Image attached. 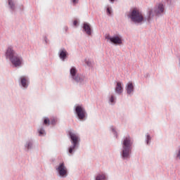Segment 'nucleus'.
Segmentation results:
<instances>
[{
    "label": "nucleus",
    "instance_id": "28",
    "mask_svg": "<svg viewBox=\"0 0 180 180\" xmlns=\"http://www.w3.org/2000/svg\"><path fill=\"white\" fill-rule=\"evenodd\" d=\"M87 65H89V63H87Z\"/></svg>",
    "mask_w": 180,
    "mask_h": 180
},
{
    "label": "nucleus",
    "instance_id": "8",
    "mask_svg": "<svg viewBox=\"0 0 180 180\" xmlns=\"http://www.w3.org/2000/svg\"><path fill=\"white\" fill-rule=\"evenodd\" d=\"M115 91L117 94L121 95L123 91V85L120 82H117L116 87L115 88Z\"/></svg>",
    "mask_w": 180,
    "mask_h": 180
},
{
    "label": "nucleus",
    "instance_id": "11",
    "mask_svg": "<svg viewBox=\"0 0 180 180\" xmlns=\"http://www.w3.org/2000/svg\"><path fill=\"white\" fill-rule=\"evenodd\" d=\"M134 90V86H133V83L130 82L127 84V94H130Z\"/></svg>",
    "mask_w": 180,
    "mask_h": 180
},
{
    "label": "nucleus",
    "instance_id": "22",
    "mask_svg": "<svg viewBox=\"0 0 180 180\" xmlns=\"http://www.w3.org/2000/svg\"><path fill=\"white\" fill-rule=\"evenodd\" d=\"M107 12H108V15L111 14V12L110 11V8L107 9Z\"/></svg>",
    "mask_w": 180,
    "mask_h": 180
},
{
    "label": "nucleus",
    "instance_id": "3",
    "mask_svg": "<svg viewBox=\"0 0 180 180\" xmlns=\"http://www.w3.org/2000/svg\"><path fill=\"white\" fill-rule=\"evenodd\" d=\"M129 18L135 23H141L143 21V14L139 10L134 8L129 14Z\"/></svg>",
    "mask_w": 180,
    "mask_h": 180
},
{
    "label": "nucleus",
    "instance_id": "23",
    "mask_svg": "<svg viewBox=\"0 0 180 180\" xmlns=\"http://www.w3.org/2000/svg\"><path fill=\"white\" fill-rule=\"evenodd\" d=\"M74 25H75V26H77V20H75V21H74Z\"/></svg>",
    "mask_w": 180,
    "mask_h": 180
},
{
    "label": "nucleus",
    "instance_id": "27",
    "mask_svg": "<svg viewBox=\"0 0 180 180\" xmlns=\"http://www.w3.org/2000/svg\"><path fill=\"white\" fill-rule=\"evenodd\" d=\"M110 1H111V2H113L115 0H110Z\"/></svg>",
    "mask_w": 180,
    "mask_h": 180
},
{
    "label": "nucleus",
    "instance_id": "12",
    "mask_svg": "<svg viewBox=\"0 0 180 180\" xmlns=\"http://www.w3.org/2000/svg\"><path fill=\"white\" fill-rule=\"evenodd\" d=\"M67 51H65V49H62V51H60V52L59 53V58H60V59L64 61L65 58H67Z\"/></svg>",
    "mask_w": 180,
    "mask_h": 180
},
{
    "label": "nucleus",
    "instance_id": "17",
    "mask_svg": "<svg viewBox=\"0 0 180 180\" xmlns=\"http://www.w3.org/2000/svg\"><path fill=\"white\" fill-rule=\"evenodd\" d=\"M8 5L10 6L11 8L13 9V2H12V0H8Z\"/></svg>",
    "mask_w": 180,
    "mask_h": 180
},
{
    "label": "nucleus",
    "instance_id": "19",
    "mask_svg": "<svg viewBox=\"0 0 180 180\" xmlns=\"http://www.w3.org/2000/svg\"><path fill=\"white\" fill-rule=\"evenodd\" d=\"M151 140V138L150 137V136H147V144H148V141H150Z\"/></svg>",
    "mask_w": 180,
    "mask_h": 180
},
{
    "label": "nucleus",
    "instance_id": "21",
    "mask_svg": "<svg viewBox=\"0 0 180 180\" xmlns=\"http://www.w3.org/2000/svg\"><path fill=\"white\" fill-rule=\"evenodd\" d=\"M32 146L31 143H29V144H27V149L30 148V146Z\"/></svg>",
    "mask_w": 180,
    "mask_h": 180
},
{
    "label": "nucleus",
    "instance_id": "7",
    "mask_svg": "<svg viewBox=\"0 0 180 180\" xmlns=\"http://www.w3.org/2000/svg\"><path fill=\"white\" fill-rule=\"evenodd\" d=\"M108 39L111 41V43L115 44H122V39L121 37L116 36L112 37H108Z\"/></svg>",
    "mask_w": 180,
    "mask_h": 180
},
{
    "label": "nucleus",
    "instance_id": "9",
    "mask_svg": "<svg viewBox=\"0 0 180 180\" xmlns=\"http://www.w3.org/2000/svg\"><path fill=\"white\" fill-rule=\"evenodd\" d=\"M83 30L88 34V36H91V26L87 23L83 24Z\"/></svg>",
    "mask_w": 180,
    "mask_h": 180
},
{
    "label": "nucleus",
    "instance_id": "18",
    "mask_svg": "<svg viewBox=\"0 0 180 180\" xmlns=\"http://www.w3.org/2000/svg\"><path fill=\"white\" fill-rule=\"evenodd\" d=\"M39 134H40V136L44 135L45 134V131L42 129L39 130Z\"/></svg>",
    "mask_w": 180,
    "mask_h": 180
},
{
    "label": "nucleus",
    "instance_id": "26",
    "mask_svg": "<svg viewBox=\"0 0 180 180\" xmlns=\"http://www.w3.org/2000/svg\"><path fill=\"white\" fill-rule=\"evenodd\" d=\"M55 123H56L55 120L52 121V124H54Z\"/></svg>",
    "mask_w": 180,
    "mask_h": 180
},
{
    "label": "nucleus",
    "instance_id": "10",
    "mask_svg": "<svg viewBox=\"0 0 180 180\" xmlns=\"http://www.w3.org/2000/svg\"><path fill=\"white\" fill-rule=\"evenodd\" d=\"M70 75H71V76H72V79H74L75 81H76L77 82H79V77L75 76L76 75V69H75V68H71Z\"/></svg>",
    "mask_w": 180,
    "mask_h": 180
},
{
    "label": "nucleus",
    "instance_id": "16",
    "mask_svg": "<svg viewBox=\"0 0 180 180\" xmlns=\"http://www.w3.org/2000/svg\"><path fill=\"white\" fill-rule=\"evenodd\" d=\"M44 125H50V120L49 118H46L44 120Z\"/></svg>",
    "mask_w": 180,
    "mask_h": 180
},
{
    "label": "nucleus",
    "instance_id": "6",
    "mask_svg": "<svg viewBox=\"0 0 180 180\" xmlns=\"http://www.w3.org/2000/svg\"><path fill=\"white\" fill-rule=\"evenodd\" d=\"M75 111H76V114H77V117H79V119L84 120V115L86 114V112L84 111V108L81 106H77Z\"/></svg>",
    "mask_w": 180,
    "mask_h": 180
},
{
    "label": "nucleus",
    "instance_id": "25",
    "mask_svg": "<svg viewBox=\"0 0 180 180\" xmlns=\"http://www.w3.org/2000/svg\"><path fill=\"white\" fill-rule=\"evenodd\" d=\"M73 4H77V0H72Z\"/></svg>",
    "mask_w": 180,
    "mask_h": 180
},
{
    "label": "nucleus",
    "instance_id": "5",
    "mask_svg": "<svg viewBox=\"0 0 180 180\" xmlns=\"http://www.w3.org/2000/svg\"><path fill=\"white\" fill-rule=\"evenodd\" d=\"M57 171L60 176H67L68 170L64 163L59 164V166H58L57 168Z\"/></svg>",
    "mask_w": 180,
    "mask_h": 180
},
{
    "label": "nucleus",
    "instance_id": "24",
    "mask_svg": "<svg viewBox=\"0 0 180 180\" xmlns=\"http://www.w3.org/2000/svg\"><path fill=\"white\" fill-rule=\"evenodd\" d=\"M177 158H180V149L179 150V153L177 154Z\"/></svg>",
    "mask_w": 180,
    "mask_h": 180
},
{
    "label": "nucleus",
    "instance_id": "20",
    "mask_svg": "<svg viewBox=\"0 0 180 180\" xmlns=\"http://www.w3.org/2000/svg\"><path fill=\"white\" fill-rule=\"evenodd\" d=\"M110 102H111V103H113V102H114L113 96H111V98H110Z\"/></svg>",
    "mask_w": 180,
    "mask_h": 180
},
{
    "label": "nucleus",
    "instance_id": "1",
    "mask_svg": "<svg viewBox=\"0 0 180 180\" xmlns=\"http://www.w3.org/2000/svg\"><path fill=\"white\" fill-rule=\"evenodd\" d=\"M6 58L9 59L12 65L15 68L22 66L23 63V59L15 54V51H13L11 46H8L7 50H6Z\"/></svg>",
    "mask_w": 180,
    "mask_h": 180
},
{
    "label": "nucleus",
    "instance_id": "14",
    "mask_svg": "<svg viewBox=\"0 0 180 180\" xmlns=\"http://www.w3.org/2000/svg\"><path fill=\"white\" fill-rule=\"evenodd\" d=\"M20 83L22 84V87L27 88V81L25 77H20Z\"/></svg>",
    "mask_w": 180,
    "mask_h": 180
},
{
    "label": "nucleus",
    "instance_id": "15",
    "mask_svg": "<svg viewBox=\"0 0 180 180\" xmlns=\"http://www.w3.org/2000/svg\"><path fill=\"white\" fill-rule=\"evenodd\" d=\"M105 174H99L96 176V180H105Z\"/></svg>",
    "mask_w": 180,
    "mask_h": 180
},
{
    "label": "nucleus",
    "instance_id": "4",
    "mask_svg": "<svg viewBox=\"0 0 180 180\" xmlns=\"http://www.w3.org/2000/svg\"><path fill=\"white\" fill-rule=\"evenodd\" d=\"M69 136H70L71 141L72 143V146L69 148V153L72 154V151L75 150L76 146L79 143V139L77 134H75L74 132L69 131L68 132Z\"/></svg>",
    "mask_w": 180,
    "mask_h": 180
},
{
    "label": "nucleus",
    "instance_id": "2",
    "mask_svg": "<svg viewBox=\"0 0 180 180\" xmlns=\"http://www.w3.org/2000/svg\"><path fill=\"white\" fill-rule=\"evenodd\" d=\"M122 148V158L124 159L129 158L130 151L131 150V142L129 136L125 138L123 141Z\"/></svg>",
    "mask_w": 180,
    "mask_h": 180
},
{
    "label": "nucleus",
    "instance_id": "13",
    "mask_svg": "<svg viewBox=\"0 0 180 180\" xmlns=\"http://www.w3.org/2000/svg\"><path fill=\"white\" fill-rule=\"evenodd\" d=\"M165 11V6H163V4H158L156 9V13L157 14H161Z\"/></svg>",
    "mask_w": 180,
    "mask_h": 180
}]
</instances>
